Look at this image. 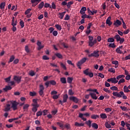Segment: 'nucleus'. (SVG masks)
Masks as SVG:
<instances>
[{"label":"nucleus","instance_id":"nucleus-1","mask_svg":"<svg viewBox=\"0 0 130 130\" xmlns=\"http://www.w3.org/2000/svg\"><path fill=\"white\" fill-rule=\"evenodd\" d=\"M112 94L115 97H118V98H121V97H122L123 99H127V96L124 94L123 91H120L119 92L114 91Z\"/></svg>","mask_w":130,"mask_h":130},{"label":"nucleus","instance_id":"nucleus-2","mask_svg":"<svg viewBox=\"0 0 130 130\" xmlns=\"http://www.w3.org/2000/svg\"><path fill=\"white\" fill-rule=\"evenodd\" d=\"M8 103L11 104V108L13 109V110L14 111L18 110V105L19 104L18 102H17L16 101H10L8 102Z\"/></svg>","mask_w":130,"mask_h":130},{"label":"nucleus","instance_id":"nucleus-3","mask_svg":"<svg viewBox=\"0 0 130 130\" xmlns=\"http://www.w3.org/2000/svg\"><path fill=\"white\" fill-rule=\"evenodd\" d=\"M86 60H87V58L84 57L78 62V63H77V66L78 67V69H79L80 70L82 69L81 66H82L83 63H84V62H86Z\"/></svg>","mask_w":130,"mask_h":130},{"label":"nucleus","instance_id":"nucleus-4","mask_svg":"<svg viewBox=\"0 0 130 130\" xmlns=\"http://www.w3.org/2000/svg\"><path fill=\"white\" fill-rule=\"evenodd\" d=\"M114 39L116 40L117 42H118L120 41L119 43L120 44H122L123 43V42L124 41V38H121L120 36H119V35H116L114 37Z\"/></svg>","mask_w":130,"mask_h":130},{"label":"nucleus","instance_id":"nucleus-5","mask_svg":"<svg viewBox=\"0 0 130 130\" xmlns=\"http://www.w3.org/2000/svg\"><path fill=\"white\" fill-rule=\"evenodd\" d=\"M100 54H99V50H96V51H94L93 53L88 54V57H99L100 56Z\"/></svg>","mask_w":130,"mask_h":130},{"label":"nucleus","instance_id":"nucleus-6","mask_svg":"<svg viewBox=\"0 0 130 130\" xmlns=\"http://www.w3.org/2000/svg\"><path fill=\"white\" fill-rule=\"evenodd\" d=\"M84 115L85 116H90V114H89V113H85L84 114H82L81 113H79V117L80 118H81V119H82L83 121H86V120H87V118H84V117H83L84 116Z\"/></svg>","mask_w":130,"mask_h":130},{"label":"nucleus","instance_id":"nucleus-7","mask_svg":"<svg viewBox=\"0 0 130 130\" xmlns=\"http://www.w3.org/2000/svg\"><path fill=\"white\" fill-rule=\"evenodd\" d=\"M68 98H69V96H68V94H64L63 96V101L59 100V104H61V105H63V103H66V102L68 101Z\"/></svg>","mask_w":130,"mask_h":130},{"label":"nucleus","instance_id":"nucleus-8","mask_svg":"<svg viewBox=\"0 0 130 130\" xmlns=\"http://www.w3.org/2000/svg\"><path fill=\"white\" fill-rule=\"evenodd\" d=\"M40 90L39 91V93L40 96H43V95H44V86H43V85L42 84H40Z\"/></svg>","mask_w":130,"mask_h":130},{"label":"nucleus","instance_id":"nucleus-9","mask_svg":"<svg viewBox=\"0 0 130 130\" xmlns=\"http://www.w3.org/2000/svg\"><path fill=\"white\" fill-rule=\"evenodd\" d=\"M21 79H22V77H21V76H15L14 77L13 80H14V81H16V82H17V84H20V83H21Z\"/></svg>","mask_w":130,"mask_h":130},{"label":"nucleus","instance_id":"nucleus-10","mask_svg":"<svg viewBox=\"0 0 130 130\" xmlns=\"http://www.w3.org/2000/svg\"><path fill=\"white\" fill-rule=\"evenodd\" d=\"M121 24H122V23H121V21L118 19H117L116 21H114L113 25L115 26L116 27H119V26H121Z\"/></svg>","mask_w":130,"mask_h":130},{"label":"nucleus","instance_id":"nucleus-11","mask_svg":"<svg viewBox=\"0 0 130 130\" xmlns=\"http://www.w3.org/2000/svg\"><path fill=\"white\" fill-rule=\"evenodd\" d=\"M38 101V99H35L32 100L33 103L32 104V106L33 107H39V105L37 103V101Z\"/></svg>","mask_w":130,"mask_h":130},{"label":"nucleus","instance_id":"nucleus-12","mask_svg":"<svg viewBox=\"0 0 130 130\" xmlns=\"http://www.w3.org/2000/svg\"><path fill=\"white\" fill-rule=\"evenodd\" d=\"M69 99L71 101H73L75 103H78L79 102V99L75 96H70Z\"/></svg>","mask_w":130,"mask_h":130},{"label":"nucleus","instance_id":"nucleus-13","mask_svg":"<svg viewBox=\"0 0 130 130\" xmlns=\"http://www.w3.org/2000/svg\"><path fill=\"white\" fill-rule=\"evenodd\" d=\"M37 45L38 46V50H41V49L44 47V45H41V43L39 41H38Z\"/></svg>","mask_w":130,"mask_h":130},{"label":"nucleus","instance_id":"nucleus-14","mask_svg":"<svg viewBox=\"0 0 130 130\" xmlns=\"http://www.w3.org/2000/svg\"><path fill=\"white\" fill-rule=\"evenodd\" d=\"M106 24L109 25V26H111L112 22H111V17L109 16L106 20Z\"/></svg>","mask_w":130,"mask_h":130},{"label":"nucleus","instance_id":"nucleus-15","mask_svg":"<svg viewBox=\"0 0 130 130\" xmlns=\"http://www.w3.org/2000/svg\"><path fill=\"white\" fill-rule=\"evenodd\" d=\"M89 95L91 96V98L94 100H97V99H98V97L96 95V93L90 92Z\"/></svg>","mask_w":130,"mask_h":130},{"label":"nucleus","instance_id":"nucleus-16","mask_svg":"<svg viewBox=\"0 0 130 130\" xmlns=\"http://www.w3.org/2000/svg\"><path fill=\"white\" fill-rule=\"evenodd\" d=\"M11 110V105L10 104H7L6 107L4 109V111L6 112L10 111Z\"/></svg>","mask_w":130,"mask_h":130},{"label":"nucleus","instance_id":"nucleus-17","mask_svg":"<svg viewBox=\"0 0 130 130\" xmlns=\"http://www.w3.org/2000/svg\"><path fill=\"white\" fill-rule=\"evenodd\" d=\"M74 125L75 126L80 127V126H84L85 125V123H79L78 122H75Z\"/></svg>","mask_w":130,"mask_h":130},{"label":"nucleus","instance_id":"nucleus-18","mask_svg":"<svg viewBox=\"0 0 130 130\" xmlns=\"http://www.w3.org/2000/svg\"><path fill=\"white\" fill-rule=\"evenodd\" d=\"M9 90H12V87L10 86H6L5 88H3V90L5 91V92H8Z\"/></svg>","mask_w":130,"mask_h":130},{"label":"nucleus","instance_id":"nucleus-19","mask_svg":"<svg viewBox=\"0 0 130 130\" xmlns=\"http://www.w3.org/2000/svg\"><path fill=\"white\" fill-rule=\"evenodd\" d=\"M128 89V87L126 86V85L124 86L123 91L125 93H128V92H130V90Z\"/></svg>","mask_w":130,"mask_h":130},{"label":"nucleus","instance_id":"nucleus-20","mask_svg":"<svg viewBox=\"0 0 130 130\" xmlns=\"http://www.w3.org/2000/svg\"><path fill=\"white\" fill-rule=\"evenodd\" d=\"M60 82L62 84H67V79L65 77L60 78Z\"/></svg>","mask_w":130,"mask_h":130},{"label":"nucleus","instance_id":"nucleus-21","mask_svg":"<svg viewBox=\"0 0 130 130\" xmlns=\"http://www.w3.org/2000/svg\"><path fill=\"white\" fill-rule=\"evenodd\" d=\"M99 115L92 114L91 116V118H92V119H97V118H99Z\"/></svg>","mask_w":130,"mask_h":130},{"label":"nucleus","instance_id":"nucleus-22","mask_svg":"<svg viewBox=\"0 0 130 130\" xmlns=\"http://www.w3.org/2000/svg\"><path fill=\"white\" fill-rule=\"evenodd\" d=\"M73 80H74V78L73 77H68L67 78V82L69 84H72V82H73Z\"/></svg>","mask_w":130,"mask_h":130},{"label":"nucleus","instance_id":"nucleus-23","mask_svg":"<svg viewBox=\"0 0 130 130\" xmlns=\"http://www.w3.org/2000/svg\"><path fill=\"white\" fill-rule=\"evenodd\" d=\"M101 118L103 119H105L106 118H107V115L105 113H102L100 115Z\"/></svg>","mask_w":130,"mask_h":130},{"label":"nucleus","instance_id":"nucleus-24","mask_svg":"<svg viewBox=\"0 0 130 130\" xmlns=\"http://www.w3.org/2000/svg\"><path fill=\"white\" fill-rule=\"evenodd\" d=\"M5 7H6V2L1 3L0 4V9L3 10L5 9Z\"/></svg>","mask_w":130,"mask_h":130},{"label":"nucleus","instance_id":"nucleus-25","mask_svg":"<svg viewBox=\"0 0 130 130\" xmlns=\"http://www.w3.org/2000/svg\"><path fill=\"white\" fill-rule=\"evenodd\" d=\"M111 82L113 83V84H116L118 82V81L116 80V78L115 77L111 78Z\"/></svg>","mask_w":130,"mask_h":130},{"label":"nucleus","instance_id":"nucleus-26","mask_svg":"<svg viewBox=\"0 0 130 130\" xmlns=\"http://www.w3.org/2000/svg\"><path fill=\"white\" fill-rule=\"evenodd\" d=\"M85 123V124H87V125H88L89 127H91V124L92 123V121L89 120L88 121H86Z\"/></svg>","mask_w":130,"mask_h":130},{"label":"nucleus","instance_id":"nucleus-27","mask_svg":"<svg viewBox=\"0 0 130 130\" xmlns=\"http://www.w3.org/2000/svg\"><path fill=\"white\" fill-rule=\"evenodd\" d=\"M40 2H41V0H31V4H35L36 3L37 5H38Z\"/></svg>","mask_w":130,"mask_h":130},{"label":"nucleus","instance_id":"nucleus-28","mask_svg":"<svg viewBox=\"0 0 130 130\" xmlns=\"http://www.w3.org/2000/svg\"><path fill=\"white\" fill-rule=\"evenodd\" d=\"M91 126L92 127H93V128H95V129H97V128H98V124L96 123H92Z\"/></svg>","mask_w":130,"mask_h":130},{"label":"nucleus","instance_id":"nucleus-29","mask_svg":"<svg viewBox=\"0 0 130 130\" xmlns=\"http://www.w3.org/2000/svg\"><path fill=\"white\" fill-rule=\"evenodd\" d=\"M55 55H56L57 57H58V58H60L61 59H62V55H61L60 53H57L55 54Z\"/></svg>","mask_w":130,"mask_h":130},{"label":"nucleus","instance_id":"nucleus-30","mask_svg":"<svg viewBox=\"0 0 130 130\" xmlns=\"http://www.w3.org/2000/svg\"><path fill=\"white\" fill-rule=\"evenodd\" d=\"M44 6V2H42L39 4L38 8L40 9V10H41V9H42V8H43Z\"/></svg>","mask_w":130,"mask_h":130},{"label":"nucleus","instance_id":"nucleus-31","mask_svg":"<svg viewBox=\"0 0 130 130\" xmlns=\"http://www.w3.org/2000/svg\"><path fill=\"white\" fill-rule=\"evenodd\" d=\"M14 59H15V56L14 55L11 56L9 61H8L9 63H10V62H12V61H14Z\"/></svg>","mask_w":130,"mask_h":130},{"label":"nucleus","instance_id":"nucleus-32","mask_svg":"<svg viewBox=\"0 0 130 130\" xmlns=\"http://www.w3.org/2000/svg\"><path fill=\"white\" fill-rule=\"evenodd\" d=\"M29 95L32 97H34V96H36V95H37V93H36V92L35 91H34V92L30 91Z\"/></svg>","mask_w":130,"mask_h":130},{"label":"nucleus","instance_id":"nucleus-33","mask_svg":"<svg viewBox=\"0 0 130 130\" xmlns=\"http://www.w3.org/2000/svg\"><path fill=\"white\" fill-rule=\"evenodd\" d=\"M50 85L55 86L56 85V82L53 80L49 81Z\"/></svg>","mask_w":130,"mask_h":130},{"label":"nucleus","instance_id":"nucleus-34","mask_svg":"<svg viewBox=\"0 0 130 130\" xmlns=\"http://www.w3.org/2000/svg\"><path fill=\"white\" fill-rule=\"evenodd\" d=\"M25 50L27 53H30V49H29V47L28 45H26L25 46Z\"/></svg>","mask_w":130,"mask_h":130},{"label":"nucleus","instance_id":"nucleus-35","mask_svg":"<svg viewBox=\"0 0 130 130\" xmlns=\"http://www.w3.org/2000/svg\"><path fill=\"white\" fill-rule=\"evenodd\" d=\"M83 73L86 76H88V75H89V74H90V73H89V69H86L85 70H84L83 71Z\"/></svg>","mask_w":130,"mask_h":130},{"label":"nucleus","instance_id":"nucleus-36","mask_svg":"<svg viewBox=\"0 0 130 130\" xmlns=\"http://www.w3.org/2000/svg\"><path fill=\"white\" fill-rule=\"evenodd\" d=\"M38 107H33L31 109L32 112H34V113H35L37 111V110H38Z\"/></svg>","mask_w":130,"mask_h":130},{"label":"nucleus","instance_id":"nucleus-37","mask_svg":"<svg viewBox=\"0 0 130 130\" xmlns=\"http://www.w3.org/2000/svg\"><path fill=\"white\" fill-rule=\"evenodd\" d=\"M28 108L29 105L26 104L23 107V109L24 110V111H26V110L28 109Z\"/></svg>","mask_w":130,"mask_h":130},{"label":"nucleus","instance_id":"nucleus-38","mask_svg":"<svg viewBox=\"0 0 130 130\" xmlns=\"http://www.w3.org/2000/svg\"><path fill=\"white\" fill-rule=\"evenodd\" d=\"M73 4H74V2L71 1L69 2L67 5L68 9H70L71 8V6H72Z\"/></svg>","mask_w":130,"mask_h":130},{"label":"nucleus","instance_id":"nucleus-39","mask_svg":"<svg viewBox=\"0 0 130 130\" xmlns=\"http://www.w3.org/2000/svg\"><path fill=\"white\" fill-rule=\"evenodd\" d=\"M109 47H112V48H115L116 47V45L114 43H110L109 45Z\"/></svg>","mask_w":130,"mask_h":130},{"label":"nucleus","instance_id":"nucleus-40","mask_svg":"<svg viewBox=\"0 0 130 130\" xmlns=\"http://www.w3.org/2000/svg\"><path fill=\"white\" fill-rule=\"evenodd\" d=\"M60 66L61 67V68H62V69H63V70H64L65 71H67V67H66V65H64V64H63V63L60 62Z\"/></svg>","mask_w":130,"mask_h":130},{"label":"nucleus","instance_id":"nucleus-41","mask_svg":"<svg viewBox=\"0 0 130 130\" xmlns=\"http://www.w3.org/2000/svg\"><path fill=\"white\" fill-rule=\"evenodd\" d=\"M107 42L109 43L114 42V38H109L108 39Z\"/></svg>","mask_w":130,"mask_h":130},{"label":"nucleus","instance_id":"nucleus-42","mask_svg":"<svg viewBox=\"0 0 130 130\" xmlns=\"http://www.w3.org/2000/svg\"><path fill=\"white\" fill-rule=\"evenodd\" d=\"M108 72H110V73H113V74H115V70L114 68H110L108 69Z\"/></svg>","mask_w":130,"mask_h":130},{"label":"nucleus","instance_id":"nucleus-43","mask_svg":"<svg viewBox=\"0 0 130 130\" xmlns=\"http://www.w3.org/2000/svg\"><path fill=\"white\" fill-rule=\"evenodd\" d=\"M69 95H70V96H73L74 94H75V92L73 91V90L72 89L69 90Z\"/></svg>","mask_w":130,"mask_h":130},{"label":"nucleus","instance_id":"nucleus-44","mask_svg":"<svg viewBox=\"0 0 130 130\" xmlns=\"http://www.w3.org/2000/svg\"><path fill=\"white\" fill-rule=\"evenodd\" d=\"M110 89L112 91H117L118 90V88L116 86H112L110 87Z\"/></svg>","mask_w":130,"mask_h":130},{"label":"nucleus","instance_id":"nucleus-45","mask_svg":"<svg viewBox=\"0 0 130 130\" xmlns=\"http://www.w3.org/2000/svg\"><path fill=\"white\" fill-rule=\"evenodd\" d=\"M42 111H41V110L39 111L38 112H37V117H38L39 116H41V115H42Z\"/></svg>","mask_w":130,"mask_h":130},{"label":"nucleus","instance_id":"nucleus-46","mask_svg":"<svg viewBox=\"0 0 130 130\" xmlns=\"http://www.w3.org/2000/svg\"><path fill=\"white\" fill-rule=\"evenodd\" d=\"M55 27L56 28V29H57V30H59V31L61 30V26H60L59 24H56Z\"/></svg>","mask_w":130,"mask_h":130},{"label":"nucleus","instance_id":"nucleus-47","mask_svg":"<svg viewBox=\"0 0 130 130\" xmlns=\"http://www.w3.org/2000/svg\"><path fill=\"white\" fill-rule=\"evenodd\" d=\"M11 25H12L13 26H17V25H16V23H15V17H13L12 18V21Z\"/></svg>","mask_w":130,"mask_h":130},{"label":"nucleus","instance_id":"nucleus-48","mask_svg":"<svg viewBox=\"0 0 130 130\" xmlns=\"http://www.w3.org/2000/svg\"><path fill=\"white\" fill-rule=\"evenodd\" d=\"M5 81L6 83H9L11 81V76H9V77L5 78Z\"/></svg>","mask_w":130,"mask_h":130},{"label":"nucleus","instance_id":"nucleus-49","mask_svg":"<svg viewBox=\"0 0 130 130\" xmlns=\"http://www.w3.org/2000/svg\"><path fill=\"white\" fill-rule=\"evenodd\" d=\"M64 127H66V128H67V129H71V125L69 123H67L64 125Z\"/></svg>","mask_w":130,"mask_h":130},{"label":"nucleus","instance_id":"nucleus-50","mask_svg":"<svg viewBox=\"0 0 130 130\" xmlns=\"http://www.w3.org/2000/svg\"><path fill=\"white\" fill-rule=\"evenodd\" d=\"M29 76H31V77H33L34 76H35V73L34 72V71L31 70L29 72Z\"/></svg>","mask_w":130,"mask_h":130},{"label":"nucleus","instance_id":"nucleus-51","mask_svg":"<svg viewBox=\"0 0 130 130\" xmlns=\"http://www.w3.org/2000/svg\"><path fill=\"white\" fill-rule=\"evenodd\" d=\"M116 51L117 53H119L120 54H121L122 53V51L120 50V49L119 48H118L116 49Z\"/></svg>","mask_w":130,"mask_h":130},{"label":"nucleus","instance_id":"nucleus-52","mask_svg":"<svg viewBox=\"0 0 130 130\" xmlns=\"http://www.w3.org/2000/svg\"><path fill=\"white\" fill-rule=\"evenodd\" d=\"M124 82H125V80H124V79L122 78L121 79H120L119 81L118 84L119 85H120L121 83H124Z\"/></svg>","mask_w":130,"mask_h":130},{"label":"nucleus","instance_id":"nucleus-53","mask_svg":"<svg viewBox=\"0 0 130 130\" xmlns=\"http://www.w3.org/2000/svg\"><path fill=\"white\" fill-rule=\"evenodd\" d=\"M19 24L21 26V28H24V22H23V20L20 19V21L19 22Z\"/></svg>","mask_w":130,"mask_h":130},{"label":"nucleus","instance_id":"nucleus-54","mask_svg":"<svg viewBox=\"0 0 130 130\" xmlns=\"http://www.w3.org/2000/svg\"><path fill=\"white\" fill-rule=\"evenodd\" d=\"M44 8H49L50 9H51V6H50V4L45 3L44 5Z\"/></svg>","mask_w":130,"mask_h":130},{"label":"nucleus","instance_id":"nucleus-55","mask_svg":"<svg viewBox=\"0 0 130 130\" xmlns=\"http://www.w3.org/2000/svg\"><path fill=\"white\" fill-rule=\"evenodd\" d=\"M32 11V9H28L26 10V11L25 12V15H28V14H30V12Z\"/></svg>","mask_w":130,"mask_h":130},{"label":"nucleus","instance_id":"nucleus-56","mask_svg":"<svg viewBox=\"0 0 130 130\" xmlns=\"http://www.w3.org/2000/svg\"><path fill=\"white\" fill-rule=\"evenodd\" d=\"M57 124L58 125H59V126L60 127H61V128H62V129H64V126H63V124H61V123H59V122H57Z\"/></svg>","mask_w":130,"mask_h":130},{"label":"nucleus","instance_id":"nucleus-57","mask_svg":"<svg viewBox=\"0 0 130 130\" xmlns=\"http://www.w3.org/2000/svg\"><path fill=\"white\" fill-rule=\"evenodd\" d=\"M51 8L54 10H55V9H56V5H55V4H54V2L52 3Z\"/></svg>","mask_w":130,"mask_h":130},{"label":"nucleus","instance_id":"nucleus-58","mask_svg":"<svg viewBox=\"0 0 130 130\" xmlns=\"http://www.w3.org/2000/svg\"><path fill=\"white\" fill-rule=\"evenodd\" d=\"M105 111H106V112H110L112 111V109H111V108H107L105 109Z\"/></svg>","mask_w":130,"mask_h":130},{"label":"nucleus","instance_id":"nucleus-59","mask_svg":"<svg viewBox=\"0 0 130 130\" xmlns=\"http://www.w3.org/2000/svg\"><path fill=\"white\" fill-rule=\"evenodd\" d=\"M67 62L69 64H71V66H73V68H75V64L73 63V62H72V61L68 60Z\"/></svg>","mask_w":130,"mask_h":130},{"label":"nucleus","instance_id":"nucleus-60","mask_svg":"<svg viewBox=\"0 0 130 130\" xmlns=\"http://www.w3.org/2000/svg\"><path fill=\"white\" fill-rule=\"evenodd\" d=\"M98 77H100V78H101V79H104V75L102 73H99Z\"/></svg>","mask_w":130,"mask_h":130},{"label":"nucleus","instance_id":"nucleus-61","mask_svg":"<svg viewBox=\"0 0 130 130\" xmlns=\"http://www.w3.org/2000/svg\"><path fill=\"white\" fill-rule=\"evenodd\" d=\"M105 125L107 128H110L111 127V125H110V124L108 123V122H106Z\"/></svg>","mask_w":130,"mask_h":130},{"label":"nucleus","instance_id":"nucleus-62","mask_svg":"<svg viewBox=\"0 0 130 130\" xmlns=\"http://www.w3.org/2000/svg\"><path fill=\"white\" fill-rule=\"evenodd\" d=\"M61 45H62L64 48H69V46L68 45V44L64 43H62Z\"/></svg>","mask_w":130,"mask_h":130},{"label":"nucleus","instance_id":"nucleus-63","mask_svg":"<svg viewBox=\"0 0 130 130\" xmlns=\"http://www.w3.org/2000/svg\"><path fill=\"white\" fill-rule=\"evenodd\" d=\"M43 59H44V60H48V59H49V57L46 55H44L43 56Z\"/></svg>","mask_w":130,"mask_h":130},{"label":"nucleus","instance_id":"nucleus-64","mask_svg":"<svg viewBox=\"0 0 130 130\" xmlns=\"http://www.w3.org/2000/svg\"><path fill=\"white\" fill-rule=\"evenodd\" d=\"M58 97H59V95L54 94V95H53L52 98L54 100H55V99H58Z\"/></svg>","mask_w":130,"mask_h":130}]
</instances>
